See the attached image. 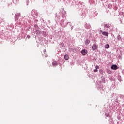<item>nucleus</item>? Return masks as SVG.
<instances>
[{
  "instance_id": "f257e3e1",
  "label": "nucleus",
  "mask_w": 124,
  "mask_h": 124,
  "mask_svg": "<svg viewBox=\"0 0 124 124\" xmlns=\"http://www.w3.org/2000/svg\"><path fill=\"white\" fill-rule=\"evenodd\" d=\"M100 32L103 34V35H105V36H108V32H103L102 31V30H100Z\"/></svg>"
},
{
  "instance_id": "2eb2a0df",
  "label": "nucleus",
  "mask_w": 124,
  "mask_h": 124,
  "mask_svg": "<svg viewBox=\"0 0 124 124\" xmlns=\"http://www.w3.org/2000/svg\"><path fill=\"white\" fill-rule=\"evenodd\" d=\"M94 72H97V69H94Z\"/></svg>"
},
{
  "instance_id": "9d476101",
  "label": "nucleus",
  "mask_w": 124,
  "mask_h": 124,
  "mask_svg": "<svg viewBox=\"0 0 124 124\" xmlns=\"http://www.w3.org/2000/svg\"><path fill=\"white\" fill-rule=\"evenodd\" d=\"M64 58H65V60H68V55H64Z\"/></svg>"
},
{
  "instance_id": "f8f14e48",
  "label": "nucleus",
  "mask_w": 124,
  "mask_h": 124,
  "mask_svg": "<svg viewBox=\"0 0 124 124\" xmlns=\"http://www.w3.org/2000/svg\"><path fill=\"white\" fill-rule=\"evenodd\" d=\"M100 73H101V74H103V70H100Z\"/></svg>"
},
{
  "instance_id": "dca6fc26",
  "label": "nucleus",
  "mask_w": 124,
  "mask_h": 124,
  "mask_svg": "<svg viewBox=\"0 0 124 124\" xmlns=\"http://www.w3.org/2000/svg\"><path fill=\"white\" fill-rule=\"evenodd\" d=\"M108 73H109V74H111V71H110V70H108Z\"/></svg>"
},
{
  "instance_id": "0eeeda50",
  "label": "nucleus",
  "mask_w": 124,
  "mask_h": 124,
  "mask_svg": "<svg viewBox=\"0 0 124 124\" xmlns=\"http://www.w3.org/2000/svg\"><path fill=\"white\" fill-rule=\"evenodd\" d=\"M36 34H39L40 33V31L38 30H36Z\"/></svg>"
},
{
  "instance_id": "20e7f679",
  "label": "nucleus",
  "mask_w": 124,
  "mask_h": 124,
  "mask_svg": "<svg viewBox=\"0 0 124 124\" xmlns=\"http://www.w3.org/2000/svg\"><path fill=\"white\" fill-rule=\"evenodd\" d=\"M52 64L53 66H56L58 65V63L56 61H53L52 62Z\"/></svg>"
},
{
  "instance_id": "39448f33",
  "label": "nucleus",
  "mask_w": 124,
  "mask_h": 124,
  "mask_svg": "<svg viewBox=\"0 0 124 124\" xmlns=\"http://www.w3.org/2000/svg\"><path fill=\"white\" fill-rule=\"evenodd\" d=\"M97 48V46H96V45H93L92 46V49L93 50H96Z\"/></svg>"
},
{
  "instance_id": "9b49d317",
  "label": "nucleus",
  "mask_w": 124,
  "mask_h": 124,
  "mask_svg": "<svg viewBox=\"0 0 124 124\" xmlns=\"http://www.w3.org/2000/svg\"><path fill=\"white\" fill-rule=\"evenodd\" d=\"M117 38H118V40H121V36L118 35L117 37Z\"/></svg>"
},
{
  "instance_id": "423d86ee",
  "label": "nucleus",
  "mask_w": 124,
  "mask_h": 124,
  "mask_svg": "<svg viewBox=\"0 0 124 124\" xmlns=\"http://www.w3.org/2000/svg\"><path fill=\"white\" fill-rule=\"evenodd\" d=\"M105 48L106 49H108V48H110V45H109V44H107L105 46Z\"/></svg>"
},
{
  "instance_id": "f03ea898",
  "label": "nucleus",
  "mask_w": 124,
  "mask_h": 124,
  "mask_svg": "<svg viewBox=\"0 0 124 124\" xmlns=\"http://www.w3.org/2000/svg\"><path fill=\"white\" fill-rule=\"evenodd\" d=\"M88 53V51L86 49H83L81 51V53L82 55H86V54Z\"/></svg>"
},
{
  "instance_id": "6e6552de",
  "label": "nucleus",
  "mask_w": 124,
  "mask_h": 124,
  "mask_svg": "<svg viewBox=\"0 0 124 124\" xmlns=\"http://www.w3.org/2000/svg\"><path fill=\"white\" fill-rule=\"evenodd\" d=\"M89 43H90V40H86L85 41V44H86V45H88V44H89Z\"/></svg>"
},
{
  "instance_id": "7ed1b4c3",
  "label": "nucleus",
  "mask_w": 124,
  "mask_h": 124,
  "mask_svg": "<svg viewBox=\"0 0 124 124\" xmlns=\"http://www.w3.org/2000/svg\"><path fill=\"white\" fill-rule=\"evenodd\" d=\"M111 69L117 70V69H118V66H117V65H112L111 66Z\"/></svg>"
},
{
  "instance_id": "1a4fd4ad",
  "label": "nucleus",
  "mask_w": 124,
  "mask_h": 124,
  "mask_svg": "<svg viewBox=\"0 0 124 124\" xmlns=\"http://www.w3.org/2000/svg\"><path fill=\"white\" fill-rule=\"evenodd\" d=\"M105 28L108 29V28H110V26H108V24H105Z\"/></svg>"
},
{
  "instance_id": "ddd939ff",
  "label": "nucleus",
  "mask_w": 124,
  "mask_h": 124,
  "mask_svg": "<svg viewBox=\"0 0 124 124\" xmlns=\"http://www.w3.org/2000/svg\"><path fill=\"white\" fill-rule=\"evenodd\" d=\"M27 38L30 39V38H31V36L28 35L27 36Z\"/></svg>"
},
{
  "instance_id": "4468645a",
  "label": "nucleus",
  "mask_w": 124,
  "mask_h": 124,
  "mask_svg": "<svg viewBox=\"0 0 124 124\" xmlns=\"http://www.w3.org/2000/svg\"><path fill=\"white\" fill-rule=\"evenodd\" d=\"M95 68H96V69L98 70V68H99V66H96L95 67Z\"/></svg>"
},
{
  "instance_id": "f3484780",
  "label": "nucleus",
  "mask_w": 124,
  "mask_h": 124,
  "mask_svg": "<svg viewBox=\"0 0 124 124\" xmlns=\"http://www.w3.org/2000/svg\"><path fill=\"white\" fill-rule=\"evenodd\" d=\"M45 52H46V50H45Z\"/></svg>"
}]
</instances>
